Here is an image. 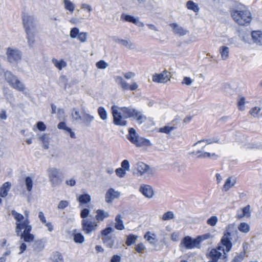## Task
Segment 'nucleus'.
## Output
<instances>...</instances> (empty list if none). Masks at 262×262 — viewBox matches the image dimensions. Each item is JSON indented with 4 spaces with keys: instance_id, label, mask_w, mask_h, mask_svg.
<instances>
[{
    "instance_id": "nucleus-1",
    "label": "nucleus",
    "mask_w": 262,
    "mask_h": 262,
    "mask_svg": "<svg viewBox=\"0 0 262 262\" xmlns=\"http://www.w3.org/2000/svg\"><path fill=\"white\" fill-rule=\"evenodd\" d=\"M36 20L33 16L24 15L23 16V23L27 34V39L30 47H32L35 42Z\"/></svg>"
},
{
    "instance_id": "nucleus-2",
    "label": "nucleus",
    "mask_w": 262,
    "mask_h": 262,
    "mask_svg": "<svg viewBox=\"0 0 262 262\" xmlns=\"http://www.w3.org/2000/svg\"><path fill=\"white\" fill-rule=\"evenodd\" d=\"M238 231L233 224L228 225L226 228V231L221 240L222 244L226 247V251L229 252L232 246L231 241L233 239L237 240L238 238Z\"/></svg>"
},
{
    "instance_id": "nucleus-3",
    "label": "nucleus",
    "mask_w": 262,
    "mask_h": 262,
    "mask_svg": "<svg viewBox=\"0 0 262 262\" xmlns=\"http://www.w3.org/2000/svg\"><path fill=\"white\" fill-rule=\"evenodd\" d=\"M231 14L234 21L239 25H247L251 21V13L244 6L239 9L233 10Z\"/></svg>"
},
{
    "instance_id": "nucleus-4",
    "label": "nucleus",
    "mask_w": 262,
    "mask_h": 262,
    "mask_svg": "<svg viewBox=\"0 0 262 262\" xmlns=\"http://www.w3.org/2000/svg\"><path fill=\"white\" fill-rule=\"evenodd\" d=\"M49 181L53 187L59 186L63 181V175L59 169L55 167L49 168L47 170Z\"/></svg>"
},
{
    "instance_id": "nucleus-5",
    "label": "nucleus",
    "mask_w": 262,
    "mask_h": 262,
    "mask_svg": "<svg viewBox=\"0 0 262 262\" xmlns=\"http://www.w3.org/2000/svg\"><path fill=\"white\" fill-rule=\"evenodd\" d=\"M7 60L11 63H17L21 60L22 52L18 49L9 47L7 49Z\"/></svg>"
},
{
    "instance_id": "nucleus-6",
    "label": "nucleus",
    "mask_w": 262,
    "mask_h": 262,
    "mask_svg": "<svg viewBox=\"0 0 262 262\" xmlns=\"http://www.w3.org/2000/svg\"><path fill=\"white\" fill-rule=\"evenodd\" d=\"M98 224L89 219H82L81 221V229L85 234H90L97 230Z\"/></svg>"
},
{
    "instance_id": "nucleus-7",
    "label": "nucleus",
    "mask_w": 262,
    "mask_h": 262,
    "mask_svg": "<svg viewBox=\"0 0 262 262\" xmlns=\"http://www.w3.org/2000/svg\"><path fill=\"white\" fill-rule=\"evenodd\" d=\"M117 107L116 105H113L112 106L114 123L116 125L125 126L127 122L123 119L121 113L118 111Z\"/></svg>"
},
{
    "instance_id": "nucleus-8",
    "label": "nucleus",
    "mask_w": 262,
    "mask_h": 262,
    "mask_svg": "<svg viewBox=\"0 0 262 262\" xmlns=\"http://www.w3.org/2000/svg\"><path fill=\"white\" fill-rule=\"evenodd\" d=\"M30 221L28 219H26L22 222L16 223V229L15 231L16 235L19 236L21 233V230L24 229L23 232H31L32 230V226L29 225Z\"/></svg>"
},
{
    "instance_id": "nucleus-9",
    "label": "nucleus",
    "mask_w": 262,
    "mask_h": 262,
    "mask_svg": "<svg viewBox=\"0 0 262 262\" xmlns=\"http://www.w3.org/2000/svg\"><path fill=\"white\" fill-rule=\"evenodd\" d=\"M150 170V167L143 162L137 163L133 169V174L137 176H141Z\"/></svg>"
},
{
    "instance_id": "nucleus-10",
    "label": "nucleus",
    "mask_w": 262,
    "mask_h": 262,
    "mask_svg": "<svg viewBox=\"0 0 262 262\" xmlns=\"http://www.w3.org/2000/svg\"><path fill=\"white\" fill-rule=\"evenodd\" d=\"M179 124V120L177 118H176L171 121L169 123H168L167 125L160 128L159 129V132L169 134L172 130L177 129L178 127Z\"/></svg>"
},
{
    "instance_id": "nucleus-11",
    "label": "nucleus",
    "mask_w": 262,
    "mask_h": 262,
    "mask_svg": "<svg viewBox=\"0 0 262 262\" xmlns=\"http://www.w3.org/2000/svg\"><path fill=\"white\" fill-rule=\"evenodd\" d=\"M170 75L167 71H164L160 74H156L152 76L153 81L157 83H166L170 80Z\"/></svg>"
},
{
    "instance_id": "nucleus-12",
    "label": "nucleus",
    "mask_w": 262,
    "mask_h": 262,
    "mask_svg": "<svg viewBox=\"0 0 262 262\" xmlns=\"http://www.w3.org/2000/svg\"><path fill=\"white\" fill-rule=\"evenodd\" d=\"M121 193L119 191L115 190L113 188H111L107 190L105 193V201L107 203H112L115 199H118Z\"/></svg>"
},
{
    "instance_id": "nucleus-13",
    "label": "nucleus",
    "mask_w": 262,
    "mask_h": 262,
    "mask_svg": "<svg viewBox=\"0 0 262 262\" xmlns=\"http://www.w3.org/2000/svg\"><path fill=\"white\" fill-rule=\"evenodd\" d=\"M196 238L192 239L189 236H186L183 238L181 244L187 249H191L195 247H199V245L195 242Z\"/></svg>"
},
{
    "instance_id": "nucleus-14",
    "label": "nucleus",
    "mask_w": 262,
    "mask_h": 262,
    "mask_svg": "<svg viewBox=\"0 0 262 262\" xmlns=\"http://www.w3.org/2000/svg\"><path fill=\"white\" fill-rule=\"evenodd\" d=\"M139 191L146 198L151 199L154 194V191L151 186L142 184L139 188Z\"/></svg>"
},
{
    "instance_id": "nucleus-15",
    "label": "nucleus",
    "mask_w": 262,
    "mask_h": 262,
    "mask_svg": "<svg viewBox=\"0 0 262 262\" xmlns=\"http://www.w3.org/2000/svg\"><path fill=\"white\" fill-rule=\"evenodd\" d=\"M169 26L172 28L174 34L180 36H184L186 35L188 31L182 27L179 26L177 23H171L169 24Z\"/></svg>"
},
{
    "instance_id": "nucleus-16",
    "label": "nucleus",
    "mask_w": 262,
    "mask_h": 262,
    "mask_svg": "<svg viewBox=\"0 0 262 262\" xmlns=\"http://www.w3.org/2000/svg\"><path fill=\"white\" fill-rule=\"evenodd\" d=\"M223 256L222 253L215 249H212L207 255V257L213 262H217Z\"/></svg>"
},
{
    "instance_id": "nucleus-17",
    "label": "nucleus",
    "mask_w": 262,
    "mask_h": 262,
    "mask_svg": "<svg viewBox=\"0 0 262 262\" xmlns=\"http://www.w3.org/2000/svg\"><path fill=\"white\" fill-rule=\"evenodd\" d=\"M131 118H133L139 124H141L144 122L147 118L144 116L141 112L138 111L135 109L133 114V116Z\"/></svg>"
},
{
    "instance_id": "nucleus-18",
    "label": "nucleus",
    "mask_w": 262,
    "mask_h": 262,
    "mask_svg": "<svg viewBox=\"0 0 262 262\" xmlns=\"http://www.w3.org/2000/svg\"><path fill=\"white\" fill-rule=\"evenodd\" d=\"M94 118V116L87 113L85 111H83L82 112V117L80 121L86 126H89Z\"/></svg>"
},
{
    "instance_id": "nucleus-19",
    "label": "nucleus",
    "mask_w": 262,
    "mask_h": 262,
    "mask_svg": "<svg viewBox=\"0 0 262 262\" xmlns=\"http://www.w3.org/2000/svg\"><path fill=\"white\" fill-rule=\"evenodd\" d=\"M57 127L59 129H62L67 134H69L71 138L73 139L76 138V136L74 132L71 128L68 127L64 122H60L57 125Z\"/></svg>"
},
{
    "instance_id": "nucleus-20",
    "label": "nucleus",
    "mask_w": 262,
    "mask_h": 262,
    "mask_svg": "<svg viewBox=\"0 0 262 262\" xmlns=\"http://www.w3.org/2000/svg\"><path fill=\"white\" fill-rule=\"evenodd\" d=\"M5 81L11 86L16 79L17 77L14 75L11 71L6 70L3 74Z\"/></svg>"
},
{
    "instance_id": "nucleus-21",
    "label": "nucleus",
    "mask_w": 262,
    "mask_h": 262,
    "mask_svg": "<svg viewBox=\"0 0 262 262\" xmlns=\"http://www.w3.org/2000/svg\"><path fill=\"white\" fill-rule=\"evenodd\" d=\"M5 81L11 86L16 79L17 77L14 75L11 71L6 70L3 74Z\"/></svg>"
},
{
    "instance_id": "nucleus-22",
    "label": "nucleus",
    "mask_w": 262,
    "mask_h": 262,
    "mask_svg": "<svg viewBox=\"0 0 262 262\" xmlns=\"http://www.w3.org/2000/svg\"><path fill=\"white\" fill-rule=\"evenodd\" d=\"M11 187V184L9 182L4 183L0 188V196L6 198Z\"/></svg>"
},
{
    "instance_id": "nucleus-23",
    "label": "nucleus",
    "mask_w": 262,
    "mask_h": 262,
    "mask_svg": "<svg viewBox=\"0 0 262 262\" xmlns=\"http://www.w3.org/2000/svg\"><path fill=\"white\" fill-rule=\"evenodd\" d=\"M11 88L19 91L24 92L26 89V86L23 82L21 81L17 77L14 83L11 85Z\"/></svg>"
},
{
    "instance_id": "nucleus-24",
    "label": "nucleus",
    "mask_w": 262,
    "mask_h": 262,
    "mask_svg": "<svg viewBox=\"0 0 262 262\" xmlns=\"http://www.w3.org/2000/svg\"><path fill=\"white\" fill-rule=\"evenodd\" d=\"M11 88L19 91L24 92L26 89V86L23 82L21 81L17 77L14 83L11 85Z\"/></svg>"
},
{
    "instance_id": "nucleus-25",
    "label": "nucleus",
    "mask_w": 262,
    "mask_h": 262,
    "mask_svg": "<svg viewBox=\"0 0 262 262\" xmlns=\"http://www.w3.org/2000/svg\"><path fill=\"white\" fill-rule=\"evenodd\" d=\"M196 154H200L198 155V158H211L214 160H216L219 158V156L214 153L211 154L208 152H203L202 150H198Z\"/></svg>"
},
{
    "instance_id": "nucleus-26",
    "label": "nucleus",
    "mask_w": 262,
    "mask_h": 262,
    "mask_svg": "<svg viewBox=\"0 0 262 262\" xmlns=\"http://www.w3.org/2000/svg\"><path fill=\"white\" fill-rule=\"evenodd\" d=\"M253 41L258 45H262V32L260 31H254L251 33Z\"/></svg>"
},
{
    "instance_id": "nucleus-27",
    "label": "nucleus",
    "mask_w": 262,
    "mask_h": 262,
    "mask_svg": "<svg viewBox=\"0 0 262 262\" xmlns=\"http://www.w3.org/2000/svg\"><path fill=\"white\" fill-rule=\"evenodd\" d=\"M115 237L112 236H104L102 238L104 245L107 248H112L115 244Z\"/></svg>"
},
{
    "instance_id": "nucleus-28",
    "label": "nucleus",
    "mask_w": 262,
    "mask_h": 262,
    "mask_svg": "<svg viewBox=\"0 0 262 262\" xmlns=\"http://www.w3.org/2000/svg\"><path fill=\"white\" fill-rule=\"evenodd\" d=\"M115 41L129 49H133L135 47V46L129 40L117 38Z\"/></svg>"
},
{
    "instance_id": "nucleus-29",
    "label": "nucleus",
    "mask_w": 262,
    "mask_h": 262,
    "mask_svg": "<svg viewBox=\"0 0 262 262\" xmlns=\"http://www.w3.org/2000/svg\"><path fill=\"white\" fill-rule=\"evenodd\" d=\"M121 19L125 21L132 23L135 25H138L139 22L138 18H136L133 16L124 13L122 14L121 15Z\"/></svg>"
},
{
    "instance_id": "nucleus-30",
    "label": "nucleus",
    "mask_w": 262,
    "mask_h": 262,
    "mask_svg": "<svg viewBox=\"0 0 262 262\" xmlns=\"http://www.w3.org/2000/svg\"><path fill=\"white\" fill-rule=\"evenodd\" d=\"M139 137L136 130L133 128H130L129 129V134L127 137V139L133 144H135L137 139Z\"/></svg>"
},
{
    "instance_id": "nucleus-31",
    "label": "nucleus",
    "mask_w": 262,
    "mask_h": 262,
    "mask_svg": "<svg viewBox=\"0 0 262 262\" xmlns=\"http://www.w3.org/2000/svg\"><path fill=\"white\" fill-rule=\"evenodd\" d=\"M96 219L98 222L103 221L105 218L110 216V214L107 212L104 211L103 210L98 209L96 211Z\"/></svg>"
},
{
    "instance_id": "nucleus-32",
    "label": "nucleus",
    "mask_w": 262,
    "mask_h": 262,
    "mask_svg": "<svg viewBox=\"0 0 262 262\" xmlns=\"http://www.w3.org/2000/svg\"><path fill=\"white\" fill-rule=\"evenodd\" d=\"M19 236L20 237V239H23L24 242L27 243L31 242L34 239V235L30 233V232H23L20 234Z\"/></svg>"
},
{
    "instance_id": "nucleus-33",
    "label": "nucleus",
    "mask_w": 262,
    "mask_h": 262,
    "mask_svg": "<svg viewBox=\"0 0 262 262\" xmlns=\"http://www.w3.org/2000/svg\"><path fill=\"white\" fill-rule=\"evenodd\" d=\"M137 146H150L152 145L149 140L139 137L136 142L135 144Z\"/></svg>"
},
{
    "instance_id": "nucleus-34",
    "label": "nucleus",
    "mask_w": 262,
    "mask_h": 262,
    "mask_svg": "<svg viewBox=\"0 0 262 262\" xmlns=\"http://www.w3.org/2000/svg\"><path fill=\"white\" fill-rule=\"evenodd\" d=\"M52 62L59 70H61L63 68L67 66V62L63 59L58 60L55 58H53Z\"/></svg>"
},
{
    "instance_id": "nucleus-35",
    "label": "nucleus",
    "mask_w": 262,
    "mask_h": 262,
    "mask_svg": "<svg viewBox=\"0 0 262 262\" xmlns=\"http://www.w3.org/2000/svg\"><path fill=\"white\" fill-rule=\"evenodd\" d=\"M121 218L122 217L120 214H118L115 217L116 223L115 227L116 229L119 230H122L125 228L123 222Z\"/></svg>"
},
{
    "instance_id": "nucleus-36",
    "label": "nucleus",
    "mask_w": 262,
    "mask_h": 262,
    "mask_svg": "<svg viewBox=\"0 0 262 262\" xmlns=\"http://www.w3.org/2000/svg\"><path fill=\"white\" fill-rule=\"evenodd\" d=\"M125 118H131L135 108L132 107H122L120 108Z\"/></svg>"
},
{
    "instance_id": "nucleus-37",
    "label": "nucleus",
    "mask_w": 262,
    "mask_h": 262,
    "mask_svg": "<svg viewBox=\"0 0 262 262\" xmlns=\"http://www.w3.org/2000/svg\"><path fill=\"white\" fill-rule=\"evenodd\" d=\"M186 7L188 9L192 10L194 12H198L200 10L198 5L192 1H188L187 2Z\"/></svg>"
},
{
    "instance_id": "nucleus-38",
    "label": "nucleus",
    "mask_w": 262,
    "mask_h": 262,
    "mask_svg": "<svg viewBox=\"0 0 262 262\" xmlns=\"http://www.w3.org/2000/svg\"><path fill=\"white\" fill-rule=\"evenodd\" d=\"M63 258L61 253L55 252L51 257V262H63Z\"/></svg>"
},
{
    "instance_id": "nucleus-39",
    "label": "nucleus",
    "mask_w": 262,
    "mask_h": 262,
    "mask_svg": "<svg viewBox=\"0 0 262 262\" xmlns=\"http://www.w3.org/2000/svg\"><path fill=\"white\" fill-rule=\"evenodd\" d=\"M220 50L222 59L226 60L229 56V48L226 46H222L220 47Z\"/></svg>"
},
{
    "instance_id": "nucleus-40",
    "label": "nucleus",
    "mask_w": 262,
    "mask_h": 262,
    "mask_svg": "<svg viewBox=\"0 0 262 262\" xmlns=\"http://www.w3.org/2000/svg\"><path fill=\"white\" fill-rule=\"evenodd\" d=\"M71 116L73 121H79L81 119L82 115L80 114L79 111L74 108L72 110Z\"/></svg>"
},
{
    "instance_id": "nucleus-41",
    "label": "nucleus",
    "mask_w": 262,
    "mask_h": 262,
    "mask_svg": "<svg viewBox=\"0 0 262 262\" xmlns=\"http://www.w3.org/2000/svg\"><path fill=\"white\" fill-rule=\"evenodd\" d=\"M40 140L42 141L43 144V148L45 149H47L49 148V137L46 134H44L42 136L40 137Z\"/></svg>"
},
{
    "instance_id": "nucleus-42",
    "label": "nucleus",
    "mask_w": 262,
    "mask_h": 262,
    "mask_svg": "<svg viewBox=\"0 0 262 262\" xmlns=\"http://www.w3.org/2000/svg\"><path fill=\"white\" fill-rule=\"evenodd\" d=\"M98 113L102 120L105 121L107 119V113L104 107L102 106L99 107L98 108Z\"/></svg>"
},
{
    "instance_id": "nucleus-43",
    "label": "nucleus",
    "mask_w": 262,
    "mask_h": 262,
    "mask_svg": "<svg viewBox=\"0 0 262 262\" xmlns=\"http://www.w3.org/2000/svg\"><path fill=\"white\" fill-rule=\"evenodd\" d=\"M73 240L76 243L82 244L84 242V236L81 233H73Z\"/></svg>"
},
{
    "instance_id": "nucleus-44",
    "label": "nucleus",
    "mask_w": 262,
    "mask_h": 262,
    "mask_svg": "<svg viewBox=\"0 0 262 262\" xmlns=\"http://www.w3.org/2000/svg\"><path fill=\"white\" fill-rule=\"evenodd\" d=\"M235 183V181L233 180V182L231 181V178L230 177L228 178L224 186H223V190L225 191H227L230 188H231Z\"/></svg>"
},
{
    "instance_id": "nucleus-45",
    "label": "nucleus",
    "mask_w": 262,
    "mask_h": 262,
    "mask_svg": "<svg viewBox=\"0 0 262 262\" xmlns=\"http://www.w3.org/2000/svg\"><path fill=\"white\" fill-rule=\"evenodd\" d=\"M91 200V196L88 194L80 195L78 198V201L81 204H86Z\"/></svg>"
},
{
    "instance_id": "nucleus-46",
    "label": "nucleus",
    "mask_w": 262,
    "mask_h": 262,
    "mask_svg": "<svg viewBox=\"0 0 262 262\" xmlns=\"http://www.w3.org/2000/svg\"><path fill=\"white\" fill-rule=\"evenodd\" d=\"M64 8L72 13L75 9L74 5L70 0H63Z\"/></svg>"
},
{
    "instance_id": "nucleus-47",
    "label": "nucleus",
    "mask_w": 262,
    "mask_h": 262,
    "mask_svg": "<svg viewBox=\"0 0 262 262\" xmlns=\"http://www.w3.org/2000/svg\"><path fill=\"white\" fill-rule=\"evenodd\" d=\"M203 142H205L206 144H212V143H220V140H219V139L218 138H217V137L213 138L212 139H203V140H201L198 141L196 143H195L193 144V146H194L196 145H197L198 144L200 143Z\"/></svg>"
},
{
    "instance_id": "nucleus-48",
    "label": "nucleus",
    "mask_w": 262,
    "mask_h": 262,
    "mask_svg": "<svg viewBox=\"0 0 262 262\" xmlns=\"http://www.w3.org/2000/svg\"><path fill=\"white\" fill-rule=\"evenodd\" d=\"M155 236L156 235L155 234H152V235H151L150 233L148 232L145 234L144 238L146 239L150 244L155 245L157 242V241L156 240Z\"/></svg>"
},
{
    "instance_id": "nucleus-49",
    "label": "nucleus",
    "mask_w": 262,
    "mask_h": 262,
    "mask_svg": "<svg viewBox=\"0 0 262 262\" xmlns=\"http://www.w3.org/2000/svg\"><path fill=\"white\" fill-rule=\"evenodd\" d=\"M211 237V235L209 233H207L206 234H204L202 235L198 236L196 237L195 242L198 243L199 246H200L201 242Z\"/></svg>"
},
{
    "instance_id": "nucleus-50",
    "label": "nucleus",
    "mask_w": 262,
    "mask_h": 262,
    "mask_svg": "<svg viewBox=\"0 0 262 262\" xmlns=\"http://www.w3.org/2000/svg\"><path fill=\"white\" fill-rule=\"evenodd\" d=\"M238 229L242 232L247 233L250 230L249 225L245 222L241 223L238 227Z\"/></svg>"
},
{
    "instance_id": "nucleus-51",
    "label": "nucleus",
    "mask_w": 262,
    "mask_h": 262,
    "mask_svg": "<svg viewBox=\"0 0 262 262\" xmlns=\"http://www.w3.org/2000/svg\"><path fill=\"white\" fill-rule=\"evenodd\" d=\"M138 236L133 234H129L127 236L126 241V244L127 246H130L136 243Z\"/></svg>"
},
{
    "instance_id": "nucleus-52",
    "label": "nucleus",
    "mask_w": 262,
    "mask_h": 262,
    "mask_svg": "<svg viewBox=\"0 0 262 262\" xmlns=\"http://www.w3.org/2000/svg\"><path fill=\"white\" fill-rule=\"evenodd\" d=\"M25 182L27 191L31 192L33 187V181L32 178L30 177H27L25 178Z\"/></svg>"
},
{
    "instance_id": "nucleus-53",
    "label": "nucleus",
    "mask_w": 262,
    "mask_h": 262,
    "mask_svg": "<svg viewBox=\"0 0 262 262\" xmlns=\"http://www.w3.org/2000/svg\"><path fill=\"white\" fill-rule=\"evenodd\" d=\"M11 213L14 219L16 221V223H19L24 219V216L21 214L18 213L14 210L11 211Z\"/></svg>"
},
{
    "instance_id": "nucleus-54",
    "label": "nucleus",
    "mask_w": 262,
    "mask_h": 262,
    "mask_svg": "<svg viewBox=\"0 0 262 262\" xmlns=\"http://www.w3.org/2000/svg\"><path fill=\"white\" fill-rule=\"evenodd\" d=\"M174 218V213L172 211H168L164 213L162 219L163 221H168Z\"/></svg>"
},
{
    "instance_id": "nucleus-55",
    "label": "nucleus",
    "mask_w": 262,
    "mask_h": 262,
    "mask_svg": "<svg viewBox=\"0 0 262 262\" xmlns=\"http://www.w3.org/2000/svg\"><path fill=\"white\" fill-rule=\"evenodd\" d=\"M79 33V29L76 27L73 28L71 29L70 32V37L75 38L78 37Z\"/></svg>"
},
{
    "instance_id": "nucleus-56",
    "label": "nucleus",
    "mask_w": 262,
    "mask_h": 262,
    "mask_svg": "<svg viewBox=\"0 0 262 262\" xmlns=\"http://www.w3.org/2000/svg\"><path fill=\"white\" fill-rule=\"evenodd\" d=\"M114 231V229L113 228L111 227H108L105 228L104 229L101 230V234L103 237L105 236H109V234Z\"/></svg>"
},
{
    "instance_id": "nucleus-57",
    "label": "nucleus",
    "mask_w": 262,
    "mask_h": 262,
    "mask_svg": "<svg viewBox=\"0 0 262 262\" xmlns=\"http://www.w3.org/2000/svg\"><path fill=\"white\" fill-rule=\"evenodd\" d=\"M218 221V219L216 216H212L210 218H209L207 221V223L208 225L214 226L216 225L217 222Z\"/></svg>"
},
{
    "instance_id": "nucleus-58",
    "label": "nucleus",
    "mask_w": 262,
    "mask_h": 262,
    "mask_svg": "<svg viewBox=\"0 0 262 262\" xmlns=\"http://www.w3.org/2000/svg\"><path fill=\"white\" fill-rule=\"evenodd\" d=\"M69 205V202L66 200L60 201L57 206V208L60 210H63Z\"/></svg>"
},
{
    "instance_id": "nucleus-59",
    "label": "nucleus",
    "mask_w": 262,
    "mask_h": 262,
    "mask_svg": "<svg viewBox=\"0 0 262 262\" xmlns=\"http://www.w3.org/2000/svg\"><path fill=\"white\" fill-rule=\"evenodd\" d=\"M88 35L86 32H79L78 36L77 37L78 39L81 42H85L87 40Z\"/></svg>"
},
{
    "instance_id": "nucleus-60",
    "label": "nucleus",
    "mask_w": 262,
    "mask_h": 262,
    "mask_svg": "<svg viewBox=\"0 0 262 262\" xmlns=\"http://www.w3.org/2000/svg\"><path fill=\"white\" fill-rule=\"evenodd\" d=\"M108 66V64L104 60H100L96 63V67L98 69H105Z\"/></svg>"
},
{
    "instance_id": "nucleus-61",
    "label": "nucleus",
    "mask_w": 262,
    "mask_h": 262,
    "mask_svg": "<svg viewBox=\"0 0 262 262\" xmlns=\"http://www.w3.org/2000/svg\"><path fill=\"white\" fill-rule=\"evenodd\" d=\"M121 167L122 169H124L125 171H129L130 170V164L129 161L127 160H124L121 162Z\"/></svg>"
},
{
    "instance_id": "nucleus-62",
    "label": "nucleus",
    "mask_w": 262,
    "mask_h": 262,
    "mask_svg": "<svg viewBox=\"0 0 262 262\" xmlns=\"http://www.w3.org/2000/svg\"><path fill=\"white\" fill-rule=\"evenodd\" d=\"M116 173L118 177L123 178L126 175V171L122 168H118L116 170Z\"/></svg>"
},
{
    "instance_id": "nucleus-63",
    "label": "nucleus",
    "mask_w": 262,
    "mask_h": 262,
    "mask_svg": "<svg viewBox=\"0 0 262 262\" xmlns=\"http://www.w3.org/2000/svg\"><path fill=\"white\" fill-rule=\"evenodd\" d=\"M245 257V254L241 253L235 256L231 262H242Z\"/></svg>"
},
{
    "instance_id": "nucleus-64",
    "label": "nucleus",
    "mask_w": 262,
    "mask_h": 262,
    "mask_svg": "<svg viewBox=\"0 0 262 262\" xmlns=\"http://www.w3.org/2000/svg\"><path fill=\"white\" fill-rule=\"evenodd\" d=\"M243 216L249 217L250 216V206L248 205L242 209Z\"/></svg>"
}]
</instances>
